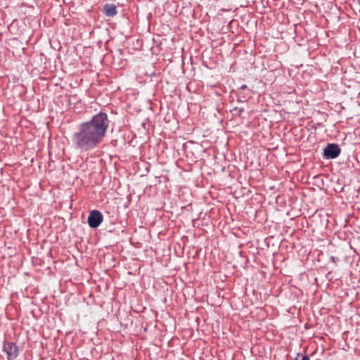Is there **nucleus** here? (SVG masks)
<instances>
[{
	"mask_svg": "<svg viewBox=\"0 0 360 360\" xmlns=\"http://www.w3.org/2000/svg\"><path fill=\"white\" fill-rule=\"evenodd\" d=\"M247 88V86L245 84H243L242 86H241V89H245Z\"/></svg>",
	"mask_w": 360,
	"mask_h": 360,
	"instance_id": "nucleus-7",
	"label": "nucleus"
},
{
	"mask_svg": "<svg viewBox=\"0 0 360 360\" xmlns=\"http://www.w3.org/2000/svg\"><path fill=\"white\" fill-rule=\"evenodd\" d=\"M108 126V115L102 112L81 123L72 136L74 147L81 151L94 149L103 141Z\"/></svg>",
	"mask_w": 360,
	"mask_h": 360,
	"instance_id": "nucleus-1",
	"label": "nucleus"
},
{
	"mask_svg": "<svg viewBox=\"0 0 360 360\" xmlns=\"http://www.w3.org/2000/svg\"><path fill=\"white\" fill-rule=\"evenodd\" d=\"M4 351L7 354L8 360H13L18 355V347L13 342H5L4 345Z\"/></svg>",
	"mask_w": 360,
	"mask_h": 360,
	"instance_id": "nucleus-3",
	"label": "nucleus"
},
{
	"mask_svg": "<svg viewBox=\"0 0 360 360\" xmlns=\"http://www.w3.org/2000/svg\"><path fill=\"white\" fill-rule=\"evenodd\" d=\"M340 153V148L338 145L329 143L324 149L323 155L327 159L336 158Z\"/></svg>",
	"mask_w": 360,
	"mask_h": 360,
	"instance_id": "nucleus-4",
	"label": "nucleus"
},
{
	"mask_svg": "<svg viewBox=\"0 0 360 360\" xmlns=\"http://www.w3.org/2000/svg\"><path fill=\"white\" fill-rule=\"evenodd\" d=\"M103 13L108 17H114L117 13L116 6L112 4H105L103 6Z\"/></svg>",
	"mask_w": 360,
	"mask_h": 360,
	"instance_id": "nucleus-5",
	"label": "nucleus"
},
{
	"mask_svg": "<svg viewBox=\"0 0 360 360\" xmlns=\"http://www.w3.org/2000/svg\"><path fill=\"white\" fill-rule=\"evenodd\" d=\"M301 360H309V357L308 356H303Z\"/></svg>",
	"mask_w": 360,
	"mask_h": 360,
	"instance_id": "nucleus-6",
	"label": "nucleus"
},
{
	"mask_svg": "<svg viewBox=\"0 0 360 360\" xmlns=\"http://www.w3.org/2000/svg\"><path fill=\"white\" fill-rule=\"evenodd\" d=\"M103 215L98 210H93L88 217V223L90 227L97 228L103 221Z\"/></svg>",
	"mask_w": 360,
	"mask_h": 360,
	"instance_id": "nucleus-2",
	"label": "nucleus"
}]
</instances>
